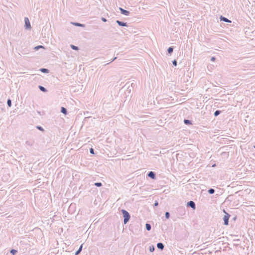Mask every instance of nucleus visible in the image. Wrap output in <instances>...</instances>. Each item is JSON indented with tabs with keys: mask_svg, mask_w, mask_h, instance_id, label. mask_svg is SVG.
<instances>
[{
	"mask_svg": "<svg viewBox=\"0 0 255 255\" xmlns=\"http://www.w3.org/2000/svg\"><path fill=\"white\" fill-rule=\"evenodd\" d=\"M95 185L97 187H100L102 186L101 183L99 182L95 183Z\"/></svg>",
	"mask_w": 255,
	"mask_h": 255,
	"instance_id": "21",
	"label": "nucleus"
},
{
	"mask_svg": "<svg viewBox=\"0 0 255 255\" xmlns=\"http://www.w3.org/2000/svg\"><path fill=\"white\" fill-rule=\"evenodd\" d=\"M41 71L44 73L48 72V70L47 69L42 68L41 70Z\"/></svg>",
	"mask_w": 255,
	"mask_h": 255,
	"instance_id": "17",
	"label": "nucleus"
},
{
	"mask_svg": "<svg viewBox=\"0 0 255 255\" xmlns=\"http://www.w3.org/2000/svg\"><path fill=\"white\" fill-rule=\"evenodd\" d=\"M102 20L104 22H106L107 21V20L105 18H102Z\"/></svg>",
	"mask_w": 255,
	"mask_h": 255,
	"instance_id": "30",
	"label": "nucleus"
},
{
	"mask_svg": "<svg viewBox=\"0 0 255 255\" xmlns=\"http://www.w3.org/2000/svg\"><path fill=\"white\" fill-rule=\"evenodd\" d=\"M220 113V111H216L215 113H214V115L215 116H217L218 115H219Z\"/></svg>",
	"mask_w": 255,
	"mask_h": 255,
	"instance_id": "19",
	"label": "nucleus"
},
{
	"mask_svg": "<svg viewBox=\"0 0 255 255\" xmlns=\"http://www.w3.org/2000/svg\"><path fill=\"white\" fill-rule=\"evenodd\" d=\"M158 202H156L154 203V205H155V206H157V205H158Z\"/></svg>",
	"mask_w": 255,
	"mask_h": 255,
	"instance_id": "31",
	"label": "nucleus"
},
{
	"mask_svg": "<svg viewBox=\"0 0 255 255\" xmlns=\"http://www.w3.org/2000/svg\"><path fill=\"white\" fill-rule=\"evenodd\" d=\"M122 212L123 213L124 217V223L126 224L129 221L130 219V216L128 213L125 210H122Z\"/></svg>",
	"mask_w": 255,
	"mask_h": 255,
	"instance_id": "1",
	"label": "nucleus"
},
{
	"mask_svg": "<svg viewBox=\"0 0 255 255\" xmlns=\"http://www.w3.org/2000/svg\"><path fill=\"white\" fill-rule=\"evenodd\" d=\"M16 251L15 250H11L10 251V253H12L13 255H14L16 253Z\"/></svg>",
	"mask_w": 255,
	"mask_h": 255,
	"instance_id": "22",
	"label": "nucleus"
},
{
	"mask_svg": "<svg viewBox=\"0 0 255 255\" xmlns=\"http://www.w3.org/2000/svg\"><path fill=\"white\" fill-rule=\"evenodd\" d=\"M168 51L169 53H171L173 51V48L172 47H169L168 49Z\"/></svg>",
	"mask_w": 255,
	"mask_h": 255,
	"instance_id": "20",
	"label": "nucleus"
},
{
	"mask_svg": "<svg viewBox=\"0 0 255 255\" xmlns=\"http://www.w3.org/2000/svg\"><path fill=\"white\" fill-rule=\"evenodd\" d=\"M157 247L158 249H161V250H163L164 248L163 245L161 243H158L157 245Z\"/></svg>",
	"mask_w": 255,
	"mask_h": 255,
	"instance_id": "6",
	"label": "nucleus"
},
{
	"mask_svg": "<svg viewBox=\"0 0 255 255\" xmlns=\"http://www.w3.org/2000/svg\"><path fill=\"white\" fill-rule=\"evenodd\" d=\"M120 10H121L122 13L125 14V15H128L129 14V12L126 10H125L123 8H120Z\"/></svg>",
	"mask_w": 255,
	"mask_h": 255,
	"instance_id": "5",
	"label": "nucleus"
},
{
	"mask_svg": "<svg viewBox=\"0 0 255 255\" xmlns=\"http://www.w3.org/2000/svg\"><path fill=\"white\" fill-rule=\"evenodd\" d=\"M211 60H212V61H214L215 60V57H212V58H211Z\"/></svg>",
	"mask_w": 255,
	"mask_h": 255,
	"instance_id": "29",
	"label": "nucleus"
},
{
	"mask_svg": "<svg viewBox=\"0 0 255 255\" xmlns=\"http://www.w3.org/2000/svg\"><path fill=\"white\" fill-rule=\"evenodd\" d=\"M188 205L191 207L193 209H195V204L192 201H190L188 203Z\"/></svg>",
	"mask_w": 255,
	"mask_h": 255,
	"instance_id": "4",
	"label": "nucleus"
},
{
	"mask_svg": "<svg viewBox=\"0 0 255 255\" xmlns=\"http://www.w3.org/2000/svg\"><path fill=\"white\" fill-rule=\"evenodd\" d=\"M61 112L62 113H63L64 114L66 115L67 113L66 109L64 107H62L61 108Z\"/></svg>",
	"mask_w": 255,
	"mask_h": 255,
	"instance_id": "10",
	"label": "nucleus"
},
{
	"mask_svg": "<svg viewBox=\"0 0 255 255\" xmlns=\"http://www.w3.org/2000/svg\"><path fill=\"white\" fill-rule=\"evenodd\" d=\"M117 22L118 23V24L119 25H121V26H126V23H124V22H121V21H119V20H117Z\"/></svg>",
	"mask_w": 255,
	"mask_h": 255,
	"instance_id": "9",
	"label": "nucleus"
},
{
	"mask_svg": "<svg viewBox=\"0 0 255 255\" xmlns=\"http://www.w3.org/2000/svg\"><path fill=\"white\" fill-rule=\"evenodd\" d=\"M71 47L74 49V50H78L79 49H78V47L76 46H74L73 45H71Z\"/></svg>",
	"mask_w": 255,
	"mask_h": 255,
	"instance_id": "13",
	"label": "nucleus"
},
{
	"mask_svg": "<svg viewBox=\"0 0 255 255\" xmlns=\"http://www.w3.org/2000/svg\"><path fill=\"white\" fill-rule=\"evenodd\" d=\"M184 122V123L186 125H191L192 124L191 122L189 120H185Z\"/></svg>",
	"mask_w": 255,
	"mask_h": 255,
	"instance_id": "12",
	"label": "nucleus"
},
{
	"mask_svg": "<svg viewBox=\"0 0 255 255\" xmlns=\"http://www.w3.org/2000/svg\"><path fill=\"white\" fill-rule=\"evenodd\" d=\"M208 192L210 194H213L215 191L213 189H210L209 190Z\"/></svg>",
	"mask_w": 255,
	"mask_h": 255,
	"instance_id": "18",
	"label": "nucleus"
},
{
	"mask_svg": "<svg viewBox=\"0 0 255 255\" xmlns=\"http://www.w3.org/2000/svg\"><path fill=\"white\" fill-rule=\"evenodd\" d=\"M148 176L151 177V178L152 179H154L155 178V174L154 173L152 172V171H150L149 173H148Z\"/></svg>",
	"mask_w": 255,
	"mask_h": 255,
	"instance_id": "7",
	"label": "nucleus"
},
{
	"mask_svg": "<svg viewBox=\"0 0 255 255\" xmlns=\"http://www.w3.org/2000/svg\"><path fill=\"white\" fill-rule=\"evenodd\" d=\"M37 128L41 130H43V128L41 127H37Z\"/></svg>",
	"mask_w": 255,
	"mask_h": 255,
	"instance_id": "28",
	"label": "nucleus"
},
{
	"mask_svg": "<svg viewBox=\"0 0 255 255\" xmlns=\"http://www.w3.org/2000/svg\"><path fill=\"white\" fill-rule=\"evenodd\" d=\"M154 247H150V251L151 252H153L154 251Z\"/></svg>",
	"mask_w": 255,
	"mask_h": 255,
	"instance_id": "27",
	"label": "nucleus"
},
{
	"mask_svg": "<svg viewBox=\"0 0 255 255\" xmlns=\"http://www.w3.org/2000/svg\"><path fill=\"white\" fill-rule=\"evenodd\" d=\"M146 228L148 231H149L151 229V226L149 224H146Z\"/></svg>",
	"mask_w": 255,
	"mask_h": 255,
	"instance_id": "15",
	"label": "nucleus"
},
{
	"mask_svg": "<svg viewBox=\"0 0 255 255\" xmlns=\"http://www.w3.org/2000/svg\"><path fill=\"white\" fill-rule=\"evenodd\" d=\"M90 153H92V154H94V149H93L92 148H91L90 149Z\"/></svg>",
	"mask_w": 255,
	"mask_h": 255,
	"instance_id": "25",
	"label": "nucleus"
},
{
	"mask_svg": "<svg viewBox=\"0 0 255 255\" xmlns=\"http://www.w3.org/2000/svg\"><path fill=\"white\" fill-rule=\"evenodd\" d=\"M220 18H221V19L222 20H223V21H224L225 22H231L230 20L228 19L227 18H225L224 17L221 16Z\"/></svg>",
	"mask_w": 255,
	"mask_h": 255,
	"instance_id": "8",
	"label": "nucleus"
},
{
	"mask_svg": "<svg viewBox=\"0 0 255 255\" xmlns=\"http://www.w3.org/2000/svg\"><path fill=\"white\" fill-rule=\"evenodd\" d=\"M40 48H43L42 46H37L35 47V49L38 50Z\"/></svg>",
	"mask_w": 255,
	"mask_h": 255,
	"instance_id": "23",
	"label": "nucleus"
},
{
	"mask_svg": "<svg viewBox=\"0 0 255 255\" xmlns=\"http://www.w3.org/2000/svg\"><path fill=\"white\" fill-rule=\"evenodd\" d=\"M24 21H25V25L26 27L27 28H30L31 26H30V22H29L28 18L27 17H25L24 19Z\"/></svg>",
	"mask_w": 255,
	"mask_h": 255,
	"instance_id": "3",
	"label": "nucleus"
},
{
	"mask_svg": "<svg viewBox=\"0 0 255 255\" xmlns=\"http://www.w3.org/2000/svg\"><path fill=\"white\" fill-rule=\"evenodd\" d=\"M39 88L40 90H41L43 92H46V89L44 87H42L41 86H40L39 87Z\"/></svg>",
	"mask_w": 255,
	"mask_h": 255,
	"instance_id": "14",
	"label": "nucleus"
},
{
	"mask_svg": "<svg viewBox=\"0 0 255 255\" xmlns=\"http://www.w3.org/2000/svg\"><path fill=\"white\" fill-rule=\"evenodd\" d=\"M165 217H166V218L167 219H168V218H169V213H168V212H166V213H165Z\"/></svg>",
	"mask_w": 255,
	"mask_h": 255,
	"instance_id": "24",
	"label": "nucleus"
},
{
	"mask_svg": "<svg viewBox=\"0 0 255 255\" xmlns=\"http://www.w3.org/2000/svg\"><path fill=\"white\" fill-rule=\"evenodd\" d=\"M7 105H8L9 107H10L11 106V100L10 99H8L7 100Z\"/></svg>",
	"mask_w": 255,
	"mask_h": 255,
	"instance_id": "16",
	"label": "nucleus"
},
{
	"mask_svg": "<svg viewBox=\"0 0 255 255\" xmlns=\"http://www.w3.org/2000/svg\"><path fill=\"white\" fill-rule=\"evenodd\" d=\"M223 212L225 214V215L224 217V224L225 225H228V222H229V218L230 217V215L228 213H227L225 211V210H224Z\"/></svg>",
	"mask_w": 255,
	"mask_h": 255,
	"instance_id": "2",
	"label": "nucleus"
},
{
	"mask_svg": "<svg viewBox=\"0 0 255 255\" xmlns=\"http://www.w3.org/2000/svg\"><path fill=\"white\" fill-rule=\"evenodd\" d=\"M173 64L174 65V66H176L177 65V62L176 60H174L173 61Z\"/></svg>",
	"mask_w": 255,
	"mask_h": 255,
	"instance_id": "26",
	"label": "nucleus"
},
{
	"mask_svg": "<svg viewBox=\"0 0 255 255\" xmlns=\"http://www.w3.org/2000/svg\"><path fill=\"white\" fill-rule=\"evenodd\" d=\"M82 249V245L80 246L79 249L76 252L75 255H78L80 252L81 251Z\"/></svg>",
	"mask_w": 255,
	"mask_h": 255,
	"instance_id": "11",
	"label": "nucleus"
}]
</instances>
